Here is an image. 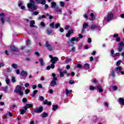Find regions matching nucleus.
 <instances>
[{
	"mask_svg": "<svg viewBox=\"0 0 124 124\" xmlns=\"http://www.w3.org/2000/svg\"><path fill=\"white\" fill-rule=\"evenodd\" d=\"M73 33V30L71 29L68 31V33L66 34V37H70V35Z\"/></svg>",
	"mask_w": 124,
	"mask_h": 124,
	"instance_id": "nucleus-13",
	"label": "nucleus"
},
{
	"mask_svg": "<svg viewBox=\"0 0 124 124\" xmlns=\"http://www.w3.org/2000/svg\"><path fill=\"white\" fill-rule=\"evenodd\" d=\"M120 46H121V47H124V42H121L120 44Z\"/></svg>",
	"mask_w": 124,
	"mask_h": 124,
	"instance_id": "nucleus-58",
	"label": "nucleus"
},
{
	"mask_svg": "<svg viewBox=\"0 0 124 124\" xmlns=\"http://www.w3.org/2000/svg\"><path fill=\"white\" fill-rule=\"evenodd\" d=\"M65 93L67 96H68L69 93H72V90H68V89H65Z\"/></svg>",
	"mask_w": 124,
	"mask_h": 124,
	"instance_id": "nucleus-22",
	"label": "nucleus"
},
{
	"mask_svg": "<svg viewBox=\"0 0 124 124\" xmlns=\"http://www.w3.org/2000/svg\"><path fill=\"white\" fill-rule=\"evenodd\" d=\"M88 26H89V25L88 24V23H84L83 25V29H82V31H85V29L87 28V27H88Z\"/></svg>",
	"mask_w": 124,
	"mask_h": 124,
	"instance_id": "nucleus-24",
	"label": "nucleus"
},
{
	"mask_svg": "<svg viewBox=\"0 0 124 124\" xmlns=\"http://www.w3.org/2000/svg\"><path fill=\"white\" fill-rule=\"evenodd\" d=\"M30 27L31 28H33V27H34V26H33V25H34L35 24V21H34V20L30 21Z\"/></svg>",
	"mask_w": 124,
	"mask_h": 124,
	"instance_id": "nucleus-23",
	"label": "nucleus"
},
{
	"mask_svg": "<svg viewBox=\"0 0 124 124\" xmlns=\"http://www.w3.org/2000/svg\"><path fill=\"white\" fill-rule=\"evenodd\" d=\"M65 30H67H67H69V26L67 25V26L65 27Z\"/></svg>",
	"mask_w": 124,
	"mask_h": 124,
	"instance_id": "nucleus-63",
	"label": "nucleus"
},
{
	"mask_svg": "<svg viewBox=\"0 0 124 124\" xmlns=\"http://www.w3.org/2000/svg\"><path fill=\"white\" fill-rule=\"evenodd\" d=\"M20 75L23 77L24 79H26V77L28 76V72L26 71H25L24 70H22L21 72L20 73Z\"/></svg>",
	"mask_w": 124,
	"mask_h": 124,
	"instance_id": "nucleus-9",
	"label": "nucleus"
},
{
	"mask_svg": "<svg viewBox=\"0 0 124 124\" xmlns=\"http://www.w3.org/2000/svg\"><path fill=\"white\" fill-rule=\"evenodd\" d=\"M28 99H27L26 98H23V99H22V102L25 103L26 102H27Z\"/></svg>",
	"mask_w": 124,
	"mask_h": 124,
	"instance_id": "nucleus-49",
	"label": "nucleus"
},
{
	"mask_svg": "<svg viewBox=\"0 0 124 124\" xmlns=\"http://www.w3.org/2000/svg\"><path fill=\"white\" fill-rule=\"evenodd\" d=\"M14 93H18L19 95H23L24 94V93L22 92V86L20 85H17L14 90Z\"/></svg>",
	"mask_w": 124,
	"mask_h": 124,
	"instance_id": "nucleus-2",
	"label": "nucleus"
},
{
	"mask_svg": "<svg viewBox=\"0 0 124 124\" xmlns=\"http://www.w3.org/2000/svg\"><path fill=\"white\" fill-rule=\"evenodd\" d=\"M46 16H45V15H43L42 16H40L38 17V20H41V19H43L44 18H45Z\"/></svg>",
	"mask_w": 124,
	"mask_h": 124,
	"instance_id": "nucleus-38",
	"label": "nucleus"
},
{
	"mask_svg": "<svg viewBox=\"0 0 124 124\" xmlns=\"http://www.w3.org/2000/svg\"><path fill=\"white\" fill-rule=\"evenodd\" d=\"M5 81L7 85H9V84H10V79H9V78H6Z\"/></svg>",
	"mask_w": 124,
	"mask_h": 124,
	"instance_id": "nucleus-32",
	"label": "nucleus"
},
{
	"mask_svg": "<svg viewBox=\"0 0 124 124\" xmlns=\"http://www.w3.org/2000/svg\"><path fill=\"white\" fill-rule=\"evenodd\" d=\"M39 12L35 11L34 13L32 14V15H37Z\"/></svg>",
	"mask_w": 124,
	"mask_h": 124,
	"instance_id": "nucleus-53",
	"label": "nucleus"
},
{
	"mask_svg": "<svg viewBox=\"0 0 124 124\" xmlns=\"http://www.w3.org/2000/svg\"><path fill=\"white\" fill-rule=\"evenodd\" d=\"M60 27V23L55 24V29H58Z\"/></svg>",
	"mask_w": 124,
	"mask_h": 124,
	"instance_id": "nucleus-51",
	"label": "nucleus"
},
{
	"mask_svg": "<svg viewBox=\"0 0 124 124\" xmlns=\"http://www.w3.org/2000/svg\"><path fill=\"white\" fill-rule=\"evenodd\" d=\"M46 46L48 50H50V51L54 49V47H53L52 46L49 44V42H46Z\"/></svg>",
	"mask_w": 124,
	"mask_h": 124,
	"instance_id": "nucleus-10",
	"label": "nucleus"
},
{
	"mask_svg": "<svg viewBox=\"0 0 124 124\" xmlns=\"http://www.w3.org/2000/svg\"><path fill=\"white\" fill-rule=\"evenodd\" d=\"M43 103L45 104H47V103H48V100H45V101H44Z\"/></svg>",
	"mask_w": 124,
	"mask_h": 124,
	"instance_id": "nucleus-64",
	"label": "nucleus"
},
{
	"mask_svg": "<svg viewBox=\"0 0 124 124\" xmlns=\"http://www.w3.org/2000/svg\"><path fill=\"white\" fill-rule=\"evenodd\" d=\"M40 99L41 101H43V100H44V97H43L42 96H40Z\"/></svg>",
	"mask_w": 124,
	"mask_h": 124,
	"instance_id": "nucleus-57",
	"label": "nucleus"
},
{
	"mask_svg": "<svg viewBox=\"0 0 124 124\" xmlns=\"http://www.w3.org/2000/svg\"><path fill=\"white\" fill-rule=\"evenodd\" d=\"M27 6L30 12H33L34 10L37 9V7L35 6L34 1L32 0H30V3L27 4Z\"/></svg>",
	"mask_w": 124,
	"mask_h": 124,
	"instance_id": "nucleus-1",
	"label": "nucleus"
},
{
	"mask_svg": "<svg viewBox=\"0 0 124 124\" xmlns=\"http://www.w3.org/2000/svg\"><path fill=\"white\" fill-rule=\"evenodd\" d=\"M104 104L106 107H108V105H109V104H108L107 102H104Z\"/></svg>",
	"mask_w": 124,
	"mask_h": 124,
	"instance_id": "nucleus-56",
	"label": "nucleus"
},
{
	"mask_svg": "<svg viewBox=\"0 0 124 124\" xmlns=\"http://www.w3.org/2000/svg\"><path fill=\"white\" fill-rule=\"evenodd\" d=\"M41 26L42 27H45V23L43 22H41Z\"/></svg>",
	"mask_w": 124,
	"mask_h": 124,
	"instance_id": "nucleus-59",
	"label": "nucleus"
},
{
	"mask_svg": "<svg viewBox=\"0 0 124 124\" xmlns=\"http://www.w3.org/2000/svg\"><path fill=\"white\" fill-rule=\"evenodd\" d=\"M46 31H47V34L50 35V34H52V30H47Z\"/></svg>",
	"mask_w": 124,
	"mask_h": 124,
	"instance_id": "nucleus-42",
	"label": "nucleus"
},
{
	"mask_svg": "<svg viewBox=\"0 0 124 124\" xmlns=\"http://www.w3.org/2000/svg\"><path fill=\"white\" fill-rule=\"evenodd\" d=\"M49 26L50 27V28H52V29H53V28L55 27V23L52 22L49 25Z\"/></svg>",
	"mask_w": 124,
	"mask_h": 124,
	"instance_id": "nucleus-37",
	"label": "nucleus"
},
{
	"mask_svg": "<svg viewBox=\"0 0 124 124\" xmlns=\"http://www.w3.org/2000/svg\"><path fill=\"white\" fill-rule=\"evenodd\" d=\"M30 89H26L25 91V94H28V93H30Z\"/></svg>",
	"mask_w": 124,
	"mask_h": 124,
	"instance_id": "nucleus-47",
	"label": "nucleus"
},
{
	"mask_svg": "<svg viewBox=\"0 0 124 124\" xmlns=\"http://www.w3.org/2000/svg\"><path fill=\"white\" fill-rule=\"evenodd\" d=\"M0 17H1V18H0V20L1 22V24L2 25H4L5 21V15H4L3 13H2L0 14Z\"/></svg>",
	"mask_w": 124,
	"mask_h": 124,
	"instance_id": "nucleus-5",
	"label": "nucleus"
},
{
	"mask_svg": "<svg viewBox=\"0 0 124 124\" xmlns=\"http://www.w3.org/2000/svg\"><path fill=\"white\" fill-rule=\"evenodd\" d=\"M27 111V109H20V114L21 115H24V114H25V113H26V111Z\"/></svg>",
	"mask_w": 124,
	"mask_h": 124,
	"instance_id": "nucleus-27",
	"label": "nucleus"
},
{
	"mask_svg": "<svg viewBox=\"0 0 124 124\" xmlns=\"http://www.w3.org/2000/svg\"><path fill=\"white\" fill-rule=\"evenodd\" d=\"M39 61H40V63L41 66H44L45 64L44 63V61H43V58H39Z\"/></svg>",
	"mask_w": 124,
	"mask_h": 124,
	"instance_id": "nucleus-17",
	"label": "nucleus"
},
{
	"mask_svg": "<svg viewBox=\"0 0 124 124\" xmlns=\"http://www.w3.org/2000/svg\"><path fill=\"white\" fill-rule=\"evenodd\" d=\"M37 3H40L41 4L44 5L46 3V0H35Z\"/></svg>",
	"mask_w": 124,
	"mask_h": 124,
	"instance_id": "nucleus-12",
	"label": "nucleus"
},
{
	"mask_svg": "<svg viewBox=\"0 0 124 124\" xmlns=\"http://www.w3.org/2000/svg\"><path fill=\"white\" fill-rule=\"evenodd\" d=\"M109 75H111V76H112V77H115V71L112 70L111 71V74Z\"/></svg>",
	"mask_w": 124,
	"mask_h": 124,
	"instance_id": "nucleus-34",
	"label": "nucleus"
},
{
	"mask_svg": "<svg viewBox=\"0 0 124 124\" xmlns=\"http://www.w3.org/2000/svg\"><path fill=\"white\" fill-rule=\"evenodd\" d=\"M58 108H59V106L58 105H54L53 106L52 109L54 111H56V110Z\"/></svg>",
	"mask_w": 124,
	"mask_h": 124,
	"instance_id": "nucleus-28",
	"label": "nucleus"
},
{
	"mask_svg": "<svg viewBox=\"0 0 124 124\" xmlns=\"http://www.w3.org/2000/svg\"><path fill=\"white\" fill-rule=\"evenodd\" d=\"M118 70H119V71H121V70H122V67H117L115 68V71H118Z\"/></svg>",
	"mask_w": 124,
	"mask_h": 124,
	"instance_id": "nucleus-35",
	"label": "nucleus"
},
{
	"mask_svg": "<svg viewBox=\"0 0 124 124\" xmlns=\"http://www.w3.org/2000/svg\"><path fill=\"white\" fill-rule=\"evenodd\" d=\"M74 41L78 42V39L75 38L74 37L72 38V39L68 42L69 45H70V46H72V45H74V43H73V42Z\"/></svg>",
	"mask_w": 124,
	"mask_h": 124,
	"instance_id": "nucleus-6",
	"label": "nucleus"
},
{
	"mask_svg": "<svg viewBox=\"0 0 124 124\" xmlns=\"http://www.w3.org/2000/svg\"><path fill=\"white\" fill-rule=\"evenodd\" d=\"M58 6H57V4H56V2H51V7L53 8H54V9L56 8V7H57Z\"/></svg>",
	"mask_w": 124,
	"mask_h": 124,
	"instance_id": "nucleus-25",
	"label": "nucleus"
},
{
	"mask_svg": "<svg viewBox=\"0 0 124 124\" xmlns=\"http://www.w3.org/2000/svg\"><path fill=\"white\" fill-rule=\"evenodd\" d=\"M63 72H60V77H61V78H62V77H63L64 76L63 75Z\"/></svg>",
	"mask_w": 124,
	"mask_h": 124,
	"instance_id": "nucleus-52",
	"label": "nucleus"
},
{
	"mask_svg": "<svg viewBox=\"0 0 124 124\" xmlns=\"http://www.w3.org/2000/svg\"><path fill=\"white\" fill-rule=\"evenodd\" d=\"M54 9H55V11H56V12H57V13H62V9L61 8H60V7H59L58 6L56 7Z\"/></svg>",
	"mask_w": 124,
	"mask_h": 124,
	"instance_id": "nucleus-18",
	"label": "nucleus"
},
{
	"mask_svg": "<svg viewBox=\"0 0 124 124\" xmlns=\"http://www.w3.org/2000/svg\"><path fill=\"white\" fill-rule=\"evenodd\" d=\"M38 88H39L40 89H42V85L41 84H39L38 85Z\"/></svg>",
	"mask_w": 124,
	"mask_h": 124,
	"instance_id": "nucleus-62",
	"label": "nucleus"
},
{
	"mask_svg": "<svg viewBox=\"0 0 124 124\" xmlns=\"http://www.w3.org/2000/svg\"><path fill=\"white\" fill-rule=\"evenodd\" d=\"M96 89L97 90V91H99V93H102L103 92V90H102V86H101V85H98Z\"/></svg>",
	"mask_w": 124,
	"mask_h": 124,
	"instance_id": "nucleus-14",
	"label": "nucleus"
},
{
	"mask_svg": "<svg viewBox=\"0 0 124 124\" xmlns=\"http://www.w3.org/2000/svg\"><path fill=\"white\" fill-rule=\"evenodd\" d=\"M16 74H20V70L19 69H16L15 70Z\"/></svg>",
	"mask_w": 124,
	"mask_h": 124,
	"instance_id": "nucleus-54",
	"label": "nucleus"
},
{
	"mask_svg": "<svg viewBox=\"0 0 124 124\" xmlns=\"http://www.w3.org/2000/svg\"><path fill=\"white\" fill-rule=\"evenodd\" d=\"M12 82H13V83H15L16 82V79L15 78V77L12 78Z\"/></svg>",
	"mask_w": 124,
	"mask_h": 124,
	"instance_id": "nucleus-44",
	"label": "nucleus"
},
{
	"mask_svg": "<svg viewBox=\"0 0 124 124\" xmlns=\"http://www.w3.org/2000/svg\"><path fill=\"white\" fill-rule=\"evenodd\" d=\"M122 62V60H119L118 62H116V65L117 66H119L120 64H121V63Z\"/></svg>",
	"mask_w": 124,
	"mask_h": 124,
	"instance_id": "nucleus-39",
	"label": "nucleus"
},
{
	"mask_svg": "<svg viewBox=\"0 0 124 124\" xmlns=\"http://www.w3.org/2000/svg\"><path fill=\"white\" fill-rule=\"evenodd\" d=\"M49 57L51 59L50 62L53 64L56 63V62H57L58 60H59V58L57 57H53L52 55H49Z\"/></svg>",
	"mask_w": 124,
	"mask_h": 124,
	"instance_id": "nucleus-4",
	"label": "nucleus"
},
{
	"mask_svg": "<svg viewBox=\"0 0 124 124\" xmlns=\"http://www.w3.org/2000/svg\"><path fill=\"white\" fill-rule=\"evenodd\" d=\"M50 68H52V69H54V68H55V65L54 63H52L50 65Z\"/></svg>",
	"mask_w": 124,
	"mask_h": 124,
	"instance_id": "nucleus-50",
	"label": "nucleus"
},
{
	"mask_svg": "<svg viewBox=\"0 0 124 124\" xmlns=\"http://www.w3.org/2000/svg\"><path fill=\"white\" fill-rule=\"evenodd\" d=\"M37 93H38V91L37 90H34L33 92V93L31 95V96H32V97H34L35 96V94H36Z\"/></svg>",
	"mask_w": 124,
	"mask_h": 124,
	"instance_id": "nucleus-26",
	"label": "nucleus"
},
{
	"mask_svg": "<svg viewBox=\"0 0 124 124\" xmlns=\"http://www.w3.org/2000/svg\"><path fill=\"white\" fill-rule=\"evenodd\" d=\"M95 19V17L94 16V14L93 13H91L90 14V21H93Z\"/></svg>",
	"mask_w": 124,
	"mask_h": 124,
	"instance_id": "nucleus-15",
	"label": "nucleus"
},
{
	"mask_svg": "<svg viewBox=\"0 0 124 124\" xmlns=\"http://www.w3.org/2000/svg\"><path fill=\"white\" fill-rule=\"evenodd\" d=\"M11 50H12V51H14V52H18L19 51L18 48L15 47V46H12L11 47Z\"/></svg>",
	"mask_w": 124,
	"mask_h": 124,
	"instance_id": "nucleus-16",
	"label": "nucleus"
},
{
	"mask_svg": "<svg viewBox=\"0 0 124 124\" xmlns=\"http://www.w3.org/2000/svg\"><path fill=\"white\" fill-rule=\"evenodd\" d=\"M123 50V47L122 46H120L118 48V51L119 52H121Z\"/></svg>",
	"mask_w": 124,
	"mask_h": 124,
	"instance_id": "nucleus-55",
	"label": "nucleus"
},
{
	"mask_svg": "<svg viewBox=\"0 0 124 124\" xmlns=\"http://www.w3.org/2000/svg\"><path fill=\"white\" fill-rule=\"evenodd\" d=\"M115 54H114V50L112 49L110 51V55L111 57H113Z\"/></svg>",
	"mask_w": 124,
	"mask_h": 124,
	"instance_id": "nucleus-40",
	"label": "nucleus"
},
{
	"mask_svg": "<svg viewBox=\"0 0 124 124\" xmlns=\"http://www.w3.org/2000/svg\"><path fill=\"white\" fill-rule=\"evenodd\" d=\"M69 83L70 84V85H72L73 84H74V80H70L69 81Z\"/></svg>",
	"mask_w": 124,
	"mask_h": 124,
	"instance_id": "nucleus-46",
	"label": "nucleus"
},
{
	"mask_svg": "<svg viewBox=\"0 0 124 124\" xmlns=\"http://www.w3.org/2000/svg\"><path fill=\"white\" fill-rule=\"evenodd\" d=\"M119 102L120 104H122V105H124V98H119Z\"/></svg>",
	"mask_w": 124,
	"mask_h": 124,
	"instance_id": "nucleus-21",
	"label": "nucleus"
},
{
	"mask_svg": "<svg viewBox=\"0 0 124 124\" xmlns=\"http://www.w3.org/2000/svg\"><path fill=\"white\" fill-rule=\"evenodd\" d=\"M25 87H26V88H28V87H30V84H29V83H27L25 84Z\"/></svg>",
	"mask_w": 124,
	"mask_h": 124,
	"instance_id": "nucleus-60",
	"label": "nucleus"
},
{
	"mask_svg": "<svg viewBox=\"0 0 124 124\" xmlns=\"http://www.w3.org/2000/svg\"><path fill=\"white\" fill-rule=\"evenodd\" d=\"M119 56L120 53H116L115 54H114L113 58H114V60H116V58H117V57H119Z\"/></svg>",
	"mask_w": 124,
	"mask_h": 124,
	"instance_id": "nucleus-33",
	"label": "nucleus"
},
{
	"mask_svg": "<svg viewBox=\"0 0 124 124\" xmlns=\"http://www.w3.org/2000/svg\"><path fill=\"white\" fill-rule=\"evenodd\" d=\"M12 66L13 67V68L16 69L17 67H18V65H17L16 63H13L12 64Z\"/></svg>",
	"mask_w": 124,
	"mask_h": 124,
	"instance_id": "nucleus-30",
	"label": "nucleus"
},
{
	"mask_svg": "<svg viewBox=\"0 0 124 124\" xmlns=\"http://www.w3.org/2000/svg\"><path fill=\"white\" fill-rule=\"evenodd\" d=\"M89 30H90V31H94V30H95L99 31H100V27L97 24H93L89 28Z\"/></svg>",
	"mask_w": 124,
	"mask_h": 124,
	"instance_id": "nucleus-3",
	"label": "nucleus"
},
{
	"mask_svg": "<svg viewBox=\"0 0 124 124\" xmlns=\"http://www.w3.org/2000/svg\"><path fill=\"white\" fill-rule=\"evenodd\" d=\"M112 89L114 91H117L118 90V87L117 86H113Z\"/></svg>",
	"mask_w": 124,
	"mask_h": 124,
	"instance_id": "nucleus-43",
	"label": "nucleus"
},
{
	"mask_svg": "<svg viewBox=\"0 0 124 124\" xmlns=\"http://www.w3.org/2000/svg\"><path fill=\"white\" fill-rule=\"evenodd\" d=\"M33 105L31 104H26L25 106L23 107V109H29V108H31V107H33Z\"/></svg>",
	"mask_w": 124,
	"mask_h": 124,
	"instance_id": "nucleus-11",
	"label": "nucleus"
},
{
	"mask_svg": "<svg viewBox=\"0 0 124 124\" xmlns=\"http://www.w3.org/2000/svg\"><path fill=\"white\" fill-rule=\"evenodd\" d=\"M57 85V82H56L55 80H52L50 82V86L51 87H55Z\"/></svg>",
	"mask_w": 124,
	"mask_h": 124,
	"instance_id": "nucleus-20",
	"label": "nucleus"
},
{
	"mask_svg": "<svg viewBox=\"0 0 124 124\" xmlns=\"http://www.w3.org/2000/svg\"><path fill=\"white\" fill-rule=\"evenodd\" d=\"M26 44L27 45H28V46L31 45V41H30L29 39H28L26 41Z\"/></svg>",
	"mask_w": 124,
	"mask_h": 124,
	"instance_id": "nucleus-41",
	"label": "nucleus"
},
{
	"mask_svg": "<svg viewBox=\"0 0 124 124\" xmlns=\"http://www.w3.org/2000/svg\"><path fill=\"white\" fill-rule=\"evenodd\" d=\"M71 61H72V59H66L65 60V62H66L67 63L69 62H71Z\"/></svg>",
	"mask_w": 124,
	"mask_h": 124,
	"instance_id": "nucleus-48",
	"label": "nucleus"
},
{
	"mask_svg": "<svg viewBox=\"0 0 124 124\" xmlns=\"http://www.w3.org/2000/svg\"><path fill=\"white\" fill-rule=\"evenodd\" d=\"M43 110V108L42 107H40L39 108H36L34 109V112L35 113H41Z\"/></svg>",
	"mask_w": 124,
	"mask_h": 124,
	"instance_id": "nucleus-7",
	"label": "nucleus"
},
{
	"mask_svg": "<svg viewBox=\"0 0 124 124\" xmlns=\"http://www.w3.org/2000/svg\"><path fill=\"white\" fill-rule=\"evenodd\" d=\"M83 68L84 69H85V70H88V69H89V68H90V64H89L88 63L85 64L83 66Z\"/></svg>",
	"mask_w": 124,
	"mask_h": 124,
	"instance_id": "nucleus-19",
	"label": "nucleus"
},
{
	"mask_svg": "<svg viewBox=\"0 0 124 124\" xmlns=\"http://www.w3.org/2000/svg\"><path fill=\"white\" fill-rule=\"evenodd\" d=\"M90 91H94V90H96V88L93 86H90L89 88Z\"/></svg>",
	"mask_w": 124,
	"mask_h": 124,
	"instance_id": "nucleus-31",
	"label": "nucleus"
},
{
	"mask_svg": "<svg viewBox=\"0 0 124 124\" xmlns=\"http://www.w3.org/2000/svg\"><path fill=\"white\" fill-rule=\"evenodd\" d=\"M75 67H78V68H82V66L81 65V64H78L76 65Z\"/></svg>",
	"mask_w": 124,
	"mask_h": 124,
	"instance_id": "nucleus-45",
	"label": "nucleus"
},
{
	"mask_svg": "<svg viewBox=\"0 0 124 124\" xmlns=\"http://www.w3.org/2000/svg\"><path fill=\"white\" fill-rule=\"evenodd\" d=\"M36 87H37L36 85H34L32 86V89H33V90H35V89H36Z\"/></svg>",
	"mask_w": 124,
	"mask_h": 124,
	"instance_id": "nucleus-61",
	"label": "nucleus"
},
{
	"mask_svg": "<svg viewBox=\"0 0 124 124\" xmlns=\"http://www.w3.org/2000/svg\"><path fill=\"white\" fill-rule=\"evenodd\" d=\"M48 116V114L45 112H44L42 115V118H46Z\"/></svg>",
	"mask_w": 124,
	"mask_h": 124,
	"instance_id": "nucleus-36",
	"label": "nucleus"
},
{
	"mask_svg": "<svg viewBox=\"0 0 124 124\" xmlns=\"http://www.w3.org/2000/svg\"><path fill=\"white\" fill-rule=\"evenodd\" d=\"M114 17V15L112 13H109L108 14V16H107V22H108L109 21H111L112 20V18Z\"/></svg>",
	"mask_w": 124,
	"mask_h": 124,
	"instance_id": "nucleus-8",
	"label": "nucleus"
},
{
	"mask_svg": "<svg viewBox=\"0 0 124 124\" xmlns=\"http://www.w3.org/2000/svg\"><path fill=\"white\" fill-rule=\"evenodd\" d=\"M60 6H61V7H64V5H65V3H64V2L61 1L60 2Z\"/></svg>",
	"mask_w": 124,
	"mask_h": 124,
	"instance_id": "nucleus-29",
	"label": "nucleus"
}]
</instances>
